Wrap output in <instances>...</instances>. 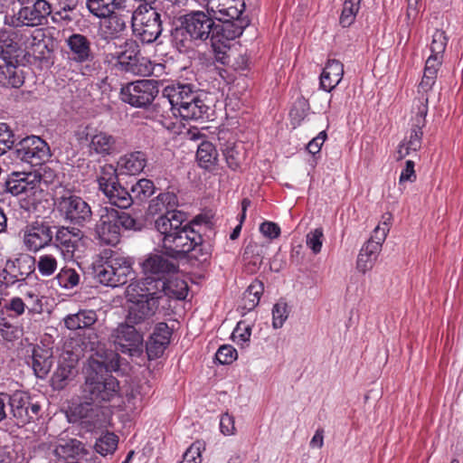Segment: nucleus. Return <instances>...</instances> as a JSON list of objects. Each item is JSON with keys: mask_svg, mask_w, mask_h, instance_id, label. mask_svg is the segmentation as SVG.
Segmentation results:
<instances>
[{"mask_svg": "<svg viewBox=\"0 0 463 463\" xmlns=\"http://www.w3.org/2000/svg\"><path fill=\"white\" fill-rule=\"evenodd\" d=\"M204 220L196 216L192 222L187 221L184 213H170L166 216H159L155 221V227L160 235V245L163 253L173 258H184L189 252L200 262H205L211 256L209 245L203 240L200 225Z\"/></svg>", "mask_w": 463, "mask_h": 463, "instance_id": "f257e3e1", "label": "nucleus"}, {"mask_svg": "<svg viewBox=\"0 0 463 463\" xmlns=\"http://www.w3.org/2000/svg\"><path fill=\"white\" fill-rule=\"evenodd\" d=\"M151 277L131 282L126 289L128 301L127 321L132 325L143 326L153 322L160 301V288L162 283L151 284Z\"/></svg>", "mask_w": 463, "mask_h": 463, "instance_id": "f03ea898", "label": "nucleus"}, {"mask_svg": "<svg viewBox=\"0 0 463 463\" xmlns=\"http://www.w3.org/2000/svg\"><path fill=\"white\" fill-rule=\"evenodd\" d=\"M162 99L167 102L175 116L185 120H198L208 118L209 106L201 95L189 84L167 86L163 90Z\"/></svg>", "mask_w": 463, "mask_h": 463, "instance_id": "7ed1b4c3", "label": "nucleus"}, {"mask_svg": "<svg viewBox=\"0 0 463 463\" xmlns=\"http://www.w3.org/2000/svg\"><path fill=\"white\" fill-rule=\"evenodd\" d=\"M118 392V382L109 373L105 362L90 355L83 387L84 399L99 404L111 401Z\"/></svg>", "mask_w": 463, "mask_h": 463, "instance_id": "20e7f679", "label": "nucleus"}, {"mask_svg": "<svg viewBox=\"0 0 463 463\" xmlns=\"http://www.w3.org/2000/svg\"><path fill=\"white\" fill-rule=\"evenodd\" d=\"M112 57L121 71L143 77L149 76L154 71L152 61L142 55L138 43L134 40H126L112 53Z\"/></svg>", "mask_w": 463, "mask_h": 463, "instance_id": "39448f33", "label": "nucleus"}, {"mask_svg": "<svg viewBox=\"0 0 463 463\" xmlns=\"http://www.w3.org/2000/svg\"><path fill=\"white\" fill-rule=\"evenodd\" d=\"M133 269L128 258L111 255L95 268V278L102 285L116 288L133 279Z\"/></svg>", "mask_w": 463, "mask_h": 463, "instance_id": "423d86ee", "label": "nucleus"}, {"mask_svg": "<svg viewBox=\"0 0 463 463\" xmlns=\"http://www.w3.org/2000/svg\"><path fill=\"white\" fill-rule=\"evenodd\" d=\"M55 205L62 219L73 225L83 227L92 219L90 204L70 191L57 196Z\"/></svg>", "mask_w": 463, "mask_h": 463, "instance_id": "0eeeda50", "label": "nucleus"}, {"mask_svg": "<svg viewBox=\"0 0 463 463\" xmlns=\"http://www.w3.org/2000/svg\"><path fill=\"white\" fill-rule=\"evenodd\" d=\"M221 29L209 14L202 11L191 12L182 17L181 28L176 30L175 38L177 41L179 33H186L191 41L204 42L211 39L213 34L221 33Z\"/></svg>", "mask_w": 463, "mask_h": 463, "instance_id": "6e6552de", "label": "nucleus"}, {"mask_svg": "<svg viewBox=\"0 0 463 463\" xmlns=\"http://www.w3.org/2000/svg\"><path fill=\"white\" fill-rule=\"evenodd\" d=\"M52 13V5L47 0H35L32 4L22 5L10 16L7 24L13 27L43 26L48 24V17Z\"/></svg>", "mask_w": 463, "mask_h": 463, "instance_id": "1a4fd4ad", "label": "nucleus"}, {"mask_svg": "<svg viewBox=\"0 0 463 463\" xmlns=\"http://www.w3.org/2000/svg\"><path fill=\"white\" fill-rule=\"evenodd\" d=\"M245 4L242 0H209L207 12L213 19L222 23L219 24L221 33H226L227 28L233 29L238 22L245 21L247 26L250 21L241 17Z\"/></svg>", "mask_w": 463, "mask_h": 463, "instance_id": "9d476101", "label": "nucleus"}, {"mask_svg": "<svg viewBox=\"0 0 463 463\" xmlns=\"http://www.w3.org/2000/svg\"><path fill=\"white\" fill-rule=\"evenodd\" d=\"M79 140L87 142L90 156L105 157L118 154L120 150V143L117 137L90 125L80 133Z\"/></svg>", "mask_w": 463, "mask_h": 463, "instance_id": "9b49d317", "label": "nucleus"}, {"mask_svg": "<svg viewBox=\"0 0 463 463\" xmlns=\"http://www.w3.org/2000/svg\"><path fill=\"white\" fill-rule=\"evenodd\" d=\"M131 12L134 31L143 43H154L162 33L161 14L155 7Z\"/></svg>", "mask_w": 463, "mask_h": 463, "instance_id": "f8f14e48", "label": "nucleus"}, {"mask_svg": "<svg viewBox=\"0 0 463 463\" xmlns=\"http://www.w3.org/2000/svg\"><path fill=\"white\" fill-rule=\"evenodd\" d=\"M12 156L21 162L37 166L50 156V147L40 137L29 136L14 145Z\"/></svg>", "mask_w": 463, "mask_h": 463, "instance_id": "ddd939ff", "label": "nucleus"}, {"mask_svg": "<svg viewBox=\"0 0 463 463\" xmlns=\"http://www.w3.org/2000/svg\"><path fill=\"white\" fill-rule=\"evenodd\" d=\"M158 92L157 80H139L123 86L120 98L122 101L132 107L146 108L153 102Z\"/></svg>", "mask_w": 463, "mask_h": 463, "instance_id": "4468645a", "label": "nucleus"}, {"mask_svg": "<svg viewBox=\"0 0 463 463\" xmlns=\"http://www.w3.org/2000/svg\"><path fill=\"white\" fill-rule=\"evenodd\" d=\"M135 326L126 320L112 331L109 339L117 351L138 357L143 353V335Z\"/></svg>", "mask_w": 463, "mask_h": 463, "instance_id": "2eb2a0df", "label": "nucleus"}, {"mask_svg": "<svg viewBox=\"0 0 463 463\" xmlns=\"http://www.w3.org/2000/svg\"><path fill=\"white\" fill-rule=\"evenodd\" d=\"M71 421L79 423L87 431H93L105 426L107 415L102 406L86 400L72 408Z\"/></svg>", "mask_w": 463, "mask_h": 463, "instance_id": "dca6fc26", "label": "nucleus"}, {"mask_svg": "<svg viewBox=\"0 0 463 463\" xmlns=\"http://www.w3.org/2000/svg\"><path fill=\"white\" fill-rule=\"evenodd\" d=\"M9 399L8 406L17 425H25L37 419L41 407L27 393L16 392L9 395Z\"/></svg>", "mask_w": 463, "mask_h": 463, "instance_id": "f3484780", "label": "nucleus"}, {"mask_svg": "<svg viewBox=\"0 0 463 463\" xmlns=\"http://www.w3.org/2000/svg\"><path fill=\"white\" fill-rule=\"evenodd\" d=\"M23 242L33 252L49 246L53 240L52 226L46 222H33L24 229Z\"/></svg>", "mask_w": 463, "mask_h": 463, "instance_id": "a211bd4d", "label": "nucleus"}, {"mask_svg": "<svg viewBox=\"0 0 463 463\" xmlns=\"http://www.w3.org/2000/svg\"><path fill=\"white\" fill-rule=\"evenodd\" d=\"M247 27L245 21L238 22L233 29L227 28L226 33L213 34L211 37V46L214 54V59L222 63H228V51L230 50V41L242 34L243 30Z\"/></svg>", "mask_w": 463, "mask_h": 463, "instance_id": "6ab92c4d", "label": "nucleus"}, {"mask_svg": "<svg viewBox=\"0 0 463 463\" xmlns=\"http://www.w3.org/2000/svg\"><path fill=\"white\" fill-rule=\"evenodd\" d=\"M36 175L30 172H12L5 182V191L13 195L34 196L38 193Z\"/></svg>", "mask_w": 463, "mask_h": 463, "instance_id": "aec40b11", "label": "nucleus"}, {"mask_svg": "<svg viewBox=\"0 0 463 463\" xmlns=\"http://www.w3.org/2000/svg\"><path fill=\"white\" fill-rule=\"evenodd\" d=\"M83 236V232L78 228L60 226L53 236L54 244L63 254L71 256Z\"/></svg>", "mask_w": 463, "mask_h": 463, "instance_id": "412c9836", "label": "nucleus"}, {"mask_svg": "<svg viewBox=\"0 0 463 463\" xmlns=\"http://www.w3.org/2000/svg\"><path fill=\"white\" fill-rule=\"evenodd\" d=\"M20 34L11 29H0V58L3 61H14L22 56L23 50L20 44Z\"/></svg>", "mask_w": 463, "mask_h": 463, "instance_id": "4be33fe9", "label": "nucleus"}, {"mask_svg": "<svg viewBox=\"0 0 463 463\" xmlns=\"http://www.w3.org/2000/svg\"><path fill=\"white\" fill-rule=\"evenodd\" d=\"M437 76L423 73L421 81L418 87L419 96L415 99L412 105V112L420 115L418 126H420L424 122V117L428 113V103L430 99V93L432 91V88L436 82Z\"/></svg>", "mask_w": 463, "mask_h": 463, "instance_id": "5701e85b", "label": "nucleus"}, {"mask_svg": "<svg viewBox=\"0 0 463 463\" xmlns=\"http://www.w3.org/2000/svg\"><path fill=\"white\" fill-rule=\"evenodd\" d=\"M79 357L80 354L75 353L66 352L62 354L58 368L52 377V384L55 388L62 389L66 382L74 375Z\"/></svg>", "mask_w": 463, "mask_h": 463, "instance_id": "b1692460", "label": "nucleus"}, {"mask_svg": "<svg viewBox=\"0 0 463 463\" xmlns=\"http://www.w3.org/2000/svg\"><path fill=\"white\" fill-rule=\"evenodd\" d=\"M143 270L146 277L165 279V276L175 272L176 265L159 254L148 256L143 262Z\"/></svg>", "mask_w": 463, "mask_h": 463, "instance_id": "393cba45", "label": "nucleus"}, {"mask_svg": "<svg viewBox=\"0 0 463 463\" xmlns=\"http://www.w3.org/2000/svg\"><path fill=\"white\" fill-rule=\"evenodd\" d=\"M54 455L61 459H83L89 451L80 440L77 439H59L54 449Z\"/></svg>", "mask_w": 463, "mask_h": 463, "instance_id": "a878e982", "label": "nucleus"}, {"mask_svg": "<svg viewBox=\"0 0 463 463\" xmlns=\"http://www.w3.org/2000/svg\"><path fill=\"white\" fill-rule=\"evenodd\" d=\"M171 333L165 323L156 325L146 348L149 359H155L163 354L169 344Z\"/></svg>", "mask_w": 463, "mask_h": 463, "instance_id": "bb28decb", "label": "nucleus"}, {"mask_svg": "<svg viewBox=\"0 0 463 463\" xmlns=\"http://www.w3.org/2000/svg\"><path fill=\"white\" fill-rule=\"evenodd\" d=\"M115 220L110 213L101 215L96 227L98 237L101 242L112 246L119 242L121 231Z\"/></svg>", "mask_w": 463, "mask_h": 463, "instance_id": "cd10ccee", "label": "nucleus"}, {"mask_svg": "<svg viewBox=\"0 0 463 463\" xmlns=\"http://www.w3.org/2000/svg\"><path fill=\"white\" fill-rule=\"evenodd\" d=\"M35 269V259L28 254H20L6 261L5 270L17 281L24 280Z\"/></svg>", "mask_w": 463, "mask_h": 463, "instance_id": "c85d7f7f", "label": "nucleus"}, {"mask_svg": "<svg viewBox=\"0 0 463 463\" xmlns=\"http://www.w3.org/2000/svg\"><path fill=\"white\" fill-rule=\"evenodd\" d=\"M152 284L162 283L160 288V301L167 302L168 298H175L176 299H184L188 293V286L185 281L182 279L165 280L162 279L151 278ZM159 296V294L157 295Z\"/></svg>", "mask_w": 463, "mask_h": 463, "instance_id": "c756f323", "label": "nucleus"}, {"mask_svg": "<svg viewBox=\"0 0 463 463\" xmlns=\"http://www.w3.org/2000/svg\"><path fill=\"white\" fill-rule=\"evenodd\" d=\"M71 53V59L77 62H84L92 59L90 40L82 34L73 33L66 40Z\"/></svg>", "mask_w": 463, "mask_h": 463, "instance_id": "7c9ffc66", "label": "nucleus"}, {"mask_svg": "<svg viewBox=\"0 0 463 463\" xmlns=\"http://www.w3.org/2000/svg\"><path fill=\"white\" fill-rule=\"evenodd\" d=\"M97 321L98 315L93 309H80L77 313L69 314L63 318L64 326L71 331L90 329Z\"/></svg>", "mask_w": 463, "mask_h": 463, "instance_id": "2f4dec72", "label": "nucleus"}, {"mask_svg": "<svg viewBox=\"0 0 463 463\" xmlns=\"http://www.w3.org/2000/svg\"><path fill=\"white\" fill-rule=\"evenodd\" d=\"M177 206L178 199L175 194L165 192L150 201L148 212L150 214H160V216H166L170 213H183L176 210Z\"/></svg>", "mask_w": 463, "mask_h": 463, "instance_id": "473e14b6", "label": "nucleus"}, {"mask_svg": "<svg viewBox=\"0 0 463 463\" xmlns=\"http://www.w3.org/2000/svg\"><path fill=\"white\" fill-rule=\"evenodd\" d=\"M53 364L52 351L39 345L32 349V366L34 373L39 378H44Z\"/></svg>", "mask_w": 463, "mask_h": 463, "instance_id": "72a5a7b5", "label": "nucleus"}, {"mask_svg": "<svg viewBox=\"0 0 463 463\" xmlns=\"http://www.w3.org/2000/svg\"><path fill=\"white\" fill-rule=\"evenodd\" d=\"M344 75V65L337 60H329L320 76L321 88L326 91L334 90Z\"/></svg>", "mask_w": 463, "mask_h": 463, "instance_id": "f704fd0d", "label": "nucleus"}, {"mask_svg": "<svg viewBox=\"0 0 463 463\" xmlns=\"http://www.w3.org/2000/svg\"><path fill=\"white\" fill-rule=\"evenodd\" d=\"M14 62V61H7L0 65V87L17 89L24 84V71Z\"/></svg>", "mask_w": 463, "mask_h": 463, "instance_id": "c9c22d12", "label": "nucleus"}, {"mask_svg": "<svg viewBox=\"0 0 463 463\" xmlns=\"http://www.w3.org/2000/svg\"><path fill=\"white\" fill-rule=\"evenodd\" d=\"M52 39L47 36L44 29H36L28 39V48L32 51L33 55L38 59H46L52 52L50 44Z\"/></svg>", "mask_w": 463, "mask_h": 463, "instance_id": "e433bc0d", "label": "nucleus"}, {"mask_svg": "<svg viewBox=\"0 0 463 463\" xmlns=\"http://www.w3.org/2000/svg\"><path fill=\"white\" fill-rule=\"evenodd\" d=\"M125 3L126 0H87L86 5L92 15L105 18L117 10L126 8Z\"/></svg>", "mask_w": 463, "mask_h": 463, "instance_id": "4c0bfd02", "label": "nucleus"}, {"mask_svg": "<svg viewBox=\"0 0 463 463\" xmlns=\"http://www.w3.org/2000/svg\"><path fill=\"white\" fill-rule=\"evenodd\" d=\"M146 155L142 151H135L121 156L118 165L129 175H137L143 171L146 165Z\"/></svg>", "mask_w": 463, "mask_h": 463, "instance_id": "58836bf2", "label": "nucleus"}, {"mask_svg": "<svg viewBox=\"0 0 463 463\" xmlns=\"http://www.w3.org/2000/svg\"><path fill=\"white\" fill-rule=\"evenodd\" d=\"M380 251L378 245L365 243L358 254L356 269L364 274L368 270H371Z\"/></svg>", "mask_w": 463, "mask_h": 463, "instance_id": "ea45409f", "label": "nucleus"}, {"mask_svg": "<svg viewBox=\"0 0 463 463\" xmlns=\"http://www.w3.org/2000/svg\"><path fill=\"white\" fill-rule=\"evenodd\" d=\"M103 194L111 204L116 205L118 208L126 209L132 204L130 193L122 187L118 182L110 186L108 191L105 190Z\"/></svg>", "mask_w": 463, "mask_h": 463, "instance_id": "a19ab883", "label": "nucleus"}, {"mask_svg": "<svg viewBox=\"0 0 463 463\" xmlns=\"http://www.w3.org/2000/svg\"><path fill=\"white\" fill-rule=\"evenodd\" d=\"M218 153L214 146L208 141L200 144L196 152V158L201 167L211 169L217 162Z\"/></svg>", "mask_w": 463, "mask_h": 463, "instance_id": "79ce46f5", "label": "nucleus"}, {"mask_svg": "<svg viewBox=\"0 0 463 463\" xmlns=\"http://www.w3.org/2000/svg\"><path fill=\"white\" fill-rule=\"evenodd\" d=\"M156 187L154 183L146 178L138 180L132 185L130 190V196L132 197V203L134 202L142 203L149 198L155 193Z\"/></svg>", "mask_w": 463, "mask_h": 463, "instance_id": "37998d69", "label": "nucleus"}, {"mask_svg": "<svg viewBox=\"0 0 463 463\" xmlns=\"http://www.w3.org/2000/svg\"><path fill=\"white\" fill-rule=\"evenodd\" d=\"M362 0H345L343 9L339 18V24L342 27L346 28L351 26L356 18L360 10V4Z\"/></svg>", "mask_w": 463, "mask_h": 463, "instance_id": "c03bdc74", "label": "nucleus"}, {"mask_svg": "<svg viewBox=\"0 0 463 463\" xmlns=\"http://www.w3.org/2000/svg\"><path fill=\"white\" fill-rule=\"evenodd\" d=\"M104 23V32L109 37H117L118 34L123 33L127 28V21L121 14L116 13L106 16Z\"/></svg>", "mask_w": 463, "mask_h": 463, "instance_id": "a18cd8bd", "label": "nucleus"}, {"mask_svg": "<svg viewBox=\"0 0 463 463\" xmlns=\"http://www.w3.org/2000/svg\"><path fill=\"white\" fill-rule=\"evenodd\" d=\"M223 156L225 157L228 166L232 170L240 168L241 162L244 158L243 146L241 144L227 145L223 149Z\"/></svg>", "mask_w": 463, "mask_h": 463, "instance_id": "49530a36", "label": "nucleus"}, {"mask_svg": "<svg viewBox=\"0 0 463 463\" xmlns=\"http://www.w3.org/2000/svg\"><path fill=\"white\" fill-rule=\"evenodd\" d=\"M97 180L99 183V190L104 192L105 190L116 184L118 183V175L116 168L110 165L106 164L100 167L99 173L98 174Z\"/></svg>", "mask_w": 463, "mask_h": 463, "instance_id": "de8ad7c7", "label": "nucleus"}, {"mask_svg": "<svg viewBox=\"0 0 463 463\" xmlns=\"http://www.w3.org/2000/svg\"><path fill=\"white\" fill-rule=\"evenodd\" d=\"M39 168L32 171L36 175V187L38 193H42L43 191V186H48L50 184H52L56 179V173L50 166L45 165H38Z\"/></svg>", "mask_w": 463, "mask_h": 463, "instance_id": "09e8293b", "label": "nucleus"}, {"mask_svg": "<svg viewBox=\"0 0 463 463\" xmlns=\"http://www.w3.org/2000/svg\"><path fill=\"white\" fill-rule=\"evenodd\" d=\"M118 441V437L114 433L107 432L96 441L94 448L99 454L107 456L116 450Z\"/></svg>", "mask_w": 463, "mask_h": 463, "instance_id": "8fccbe9b", "label": "nucleus"}, {"mask_svg": "<svg viewBox=\"0 0 463 463\" xmlns=\"http://www.w3.org/2000/svg\"><path fill=\"white\" fill-rule=\"evenodd\" d=\"M415 118H413V125L411 130L410 138L408 141H404L406 144L407 149L410 151L416 152L421 146V138H422V131L421 128L425 126V120L422 125L418 126V121L420 115L418 113H414Z\"/></svg>", "mask_w": 463, "mask_h": 463, "instance_id": "3c124183", "label": "nucleus"}, {"mask_svg": "<svg viewBox=\"0 0 463 463\" xmlns=\"http://www.w3.org/2000/svg\"><path fill=\"white\" fill-rule=\"evenodd\" d=\"M384 221L379 224L374 230L371 238L367 241V244H374L379 246V250H382L383 242L385 241L387 233L390 230L391 214L383 216Z\"/></svg>", "mask_w": 463, "mask_h": 463, "instance_id": "603ef678", "label": "nucleus"}, {"mask_svg": "<svg viewBox=\"0 0 463 463\" xmlns=\"http://www.w3.org/2000/svg\"><path fill=\"white\" fill-rule=\"evenodd\" d=\"M59 285L64 288H72L80 282L79 273L68 267L62 268L56 276Z\"/></svg>", "mask_w": 463, "mask_h": 463, "instance_id": "864d4df0", "label": "nucleus"}, {"mask_svg": "<svg viewBox=\"0 0 463 463\" xmlns=\"http://www.w3.org/2000/svg\"><path fill=\"white\" fill-rule=\"evenodd\" d=\"M23 329L5 318L0 321V339L5 342H14L21 337Z\"/></svg>", "mask_w": 463, "mask_h": 463, "instance_id": "5fc2aeb1", "label": "nucleus"}, {"mask_svg": "<svg viewBox=\"0 0 463 463\" xmlns=\"http://www.w3.org/2000/svg\"><path fill=\"white\" fill-rule=\"evenodd\" d=\"M37 269L42 276L50 277L58 269L57 259L52 254H43L38 259Z\"/></svg>", "mask_w": 463, "mask_h": 463, "instance_id": "6e6d98bb", "label": "nucleus"}, {"mask_svg": "<svg viewBox=\"0 0 463 463\" xmlns=\"http://www.w3.org/2000/svg\"><path fill=\"white\" fill-rule=\"evenodd\" d=\"M110 214L115 217L118 228L125 230H139L140 225L129 213L125 212L112 211Z\"/></svg>", "mask_w": 463, "mask_h": 463, "instance_id": "4d7b16f0", "label": "nucleus"}, {"mask_svg": "<svg viewBox=\"0 0 463 463\" xmlns=\"http://www.w3.org/2000/svg\"><path fill=\"white\" fill-rule=\"evenodd\" d=\"M203 449H204V445L203 442H194L184 452L183 460L180 463H201V453Z\"/></svg>", "mask_w": 463, "mask_h": 463, "instance_id": "13d9d810", "label": "nucleus"}, {"mask_svg": "<svg viewBox=\"0 0 463 463\" xmlns=\"http://www.w3.org/2000/svg\"><path fill=\"white\" fill-rule=\"evenodd\" d=\"M14 135L9 126L5 123H0V147L2 155L6 149H11L14 146Z\"/></svg>", "mask_w": 463, "mask_h": 463, "instance_id": "bf43d9fd", "label": "nucleus"}, {"mask_svg": "<svg viewBox=\"0 0 463 463\" xmlns=\"http://www.w3.org/2000/svg\"><path fill=\"white\" fill-rule=\"evenodd\" d=\"M272 326L274 328L282 327L284 322L288 317V305L285 302H279L272 308Z\"/></svg>", "mask_w": 463, "mask_h": 463, "instance_id": "052dcab7", "label": "nucleus"}, {"mask_svg": "<svg viewBox=\"0 0 463 463\" xmlns=\"http://www.w3.org/2000/svg\"><path fill=\"white\" fill-rule=\"evenodd\" d=\"M236 358L237 351L230 345L220 346L215 354V359L222 364H231Z\"/></svg>", "mask_w": 463, "mask_h": 463, "instance_id": "680f3d73", "label": "nucleus"}, {"mask_svg": "<svg viewBox=\"0 0 463 463\" xmlns=\"http://www.w3.org/2000/svg\"><path fill=\"white\" fill-rule=\"evenodd\" d=\"M263 284L260 280H255L248 287L244 294V298H249V300L250 301L251 304L250 308L254 307L258 305L260 299V296L263 293Z\"/></svg>", "mask_w": 463, "mask_h": 463, "instance_id": "e2e57ef3", "label": "nucleus"}, {"mask_svg": "<svg viewBox=\"0 0 463 463\" xmlns=\"http://www.w3.org/2000/svg\"><path fill=\"white\" fill-rule=\"evenodd\" d=\"M448 43V37L442 30H436L430 43L431 53L443 55Z\"/></svg>", "mask_w": 463, "mask_h": 463, "instance_id": "0e129e2a", "label": "nucleus"}, {"mask_svg": "<svg viewBox=\"0 0 463 463\" xmlns=\"http://www.w3.org/2000/svg\"><path fill=\"white\" fill-rule=\"evenodd\" d=\"M250 335L251 328L244 323L239 322L232 334V338L237 345H243L250 341Z\"/></svg>", "mask_w": 463, "mask_h": 463, "instance_id": "69168bd1", "label": "nucleus"}, {"mask_svg": "<svg viewBox=\"0 0 463 463\" xmlns=\"http://www.w3.org/2000/svg\"><path fill=\"white\" fill-rule=\"evenodd\" d=\"M323 231L321 228H317L311 231L307 235V245L311 249L314 254L321 251L323 245Z\"/></svg>", "mask_w": 463, "mask_h": 463, "instance_id": "338daca9", "label": "nucleus"}, {"mask_svg": "<svg viewBox=\"0 0 463 463\" xmlns=\"http://www.w3.org/2000/svg\"><path fill=\"white\" fill-rule=\"evenodd\" d=\"M22 298L30 313L40 312L42 310V303L39 295L34 290L25 292Z\"/></svg>", "mask_w": 463, "mask_h": 463, "instance_id": "774afa93", "label": "nucleus"}]
</instances>
